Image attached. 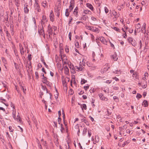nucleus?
Wrapping results in <instances>:
<instances>
[{
  "mask_svg": "<svg viewBox=\"0 0 149 149\" xmlns=\"http://www.w3.org/2000/svg\"><path fill=\"white\" fill-rule=\"evenodd\" d=\"M9 129L10 132H13V131L14 130L13 129L12 130V127L11 126H10L9 127Z\"/></svg>",
  "mask_w": 149,
  "mask_h": 149,
  "instance_id": "obj_57",
  "label": "nucleus"
},
{
  "mask_svg": "<svg viewBox=\"0 0 149 149\" xmlns=\"http://www.w3.org/2000/svg\"><path fill=\"white\" fill-rule=\"evenodd\" d=\"M142 97V95L139 93H137L136 96V97L138 98V99L139 98H141Z\"/></svg>",
  "mask_w": 149,
  "mask_h": 149,
  "instance_id": "obj_44",
  "label": "nucleus"
},
{
  "mask_svg": "<svg viewBox=\"0 0 149 149\" xmlns=\"http://www.w3.org/2000/svg\"><path fill=\"white\" fill-rule=\"evenodd\" d=\"M45 84L49 87L51 88L52 85V84L49 81H47V82H46Z\"/></svg>",
  "mask_w": 149,
  "mask_h": 149,
  "instance_id": "obj_30",
  "label": "nucleus"
},
{
  "mask_svg": "<svg viewBox=\"0 0 149 149\" xmlns=\"http://www.w3.org/2000/svg\"><path fill=\"white\" fill-rule=\"evenodd\" d=\"M87 131V128L86 127L84 128L83 131V135L85 136L86 135Z\"/></svg>",
  "mask_w": 149,
  "mask_h": 149,
  "instance_id": "obj_18",
  "label": "nucleus"
},
{
  "mask_svg": "<svg viewBox=\"0 0 149 149\" xmlns=\"http://www.w3.org/2000/svg\"><path fill=\"white\" fill-rule=\"evenodd\" d=\"M53 29L52 27L50 26V24H49L48 26V28L47 30V32L48 34H47V36L48 35V38L51 39L52 37L51 36L52 35L53 33Z\"/></svg>",
  "mask_w": 149,
  "mask_h": 149,
  "instance_id": "obj_1",
  "label": "nucleus"
},
{
  "mask_svg": "<svg viewBox=\"0 0 149 149\" xmlns=\"http://www.w3.org/2000/svg\"><path fill=\"white\" fill-rule=\"evenodd\" d=\"M91 135V133L89 130H88V135L89 137H90Z\"/></svg>",
  "mask_w": 149,
  "mask_h": 149,
  "instance_id": "obj_59",
  "label": "nucleus"
},
{
  "mask_svg": "<svg viewBox=\"0 0 149 149\" xmlns=\"http://www.w3.org/2000/svg\"><path fill=\"white\" fill-rule=\"evenodd\" d=\"M75 45L76 47L77 48H78L79 47V43L78 42L76 41L75 42Z\"/></svg>",
  "mask_w": 149,
  "mask_h": 149,
  "instance_id": "obj_43",
  "label": "nucleus"
},
{
  "mask_svg": "<svg viewBox=\"0 0 149 149\" xmlns=\"http://www.w3.org/2000/svg\"><path fill=\"white\" fill-rule=\"evenodd\" d=\"M64 128L63 127V125L62 124H61V131L62 133H63L64 132Z\"/></svg>",
  "mask_w": 149,
  "mask_h": 149,
  "instance_id": "obj_38",
  "label": "nucleus"
},
{
  "mask_svg": "<svg viewBox=\"0 0 149 149\" xmlns=\"http://www.w3.org/2000/svg\"><path fill=\"white\" fill-rule=\"evenodd\" d=\"M6 36L8 37H10V34L8 33V31H6Z\"/></svg>",
  "mask_w": 149,
  "mask_h": 149,
  "instance_id": "obj_51",
  "label": "nucleus"
},
{
  "mask_svg": "<svg viewBox=\"0 0 149 149\" xmlns=\"http://www.w3.org/2000/svg\"><path fill=\"white\" fill-rule=\"evenodd\" d=\"M31 54H30L28 55V60L29 61H31Z\"/></svg>",
  "mask_w": 149,
  "mask_h": 149,
  "instance_id": "obj_53",
  "label": "nucleus"
},
{
  "mask_svg": "<svg viewBox=\"0 0 149 149\" xmlns=\"http://www.w3.org/2000/svg\"><path fill=\"white\" fill-rule=\"evenodd\" d=\"M85 117L83 118H82L81 119V120L82 122H84L86 125L87 126H89V123L88 120H86L85 119Z\"/></svg>",
  "mask_w": 149,
  "mask_h": 149,
  "instance_id": "obj_11",
  "label": "nucleus"
},
{
  "mask_svg": "<svg viewBox=\"0 0 149 149\" xmlns=\"http://www.w3.org/2000/svg\"><path fill=\"white\" fill-rule=\"evenodd\" d=\"M112 79H114L116 81H119V79L116 77H113Z\"/></svg>",
  "mask_w": 149,
  "mask_h": 149,
  "instance_id": "obj_58",
  "label": "nucleus"
},
{
  "mask_svg": "<svg viewBox=\"0 0 149 149\" xmlns=\"http://www.w3.org/2000/svg\"><path fill=\"white\" fill-rule=\"evenodd\" d=\"M42 144L45 147L46 149H49L46 141H43Z\"/></svg>",
  "mask_w": 149,
  "mask_h": 149,
  "instance_id": "obj_24",
  "label": "nucleus"
},
{
  "mask_svg": "<svg viewBox=\"0 0 149 149\" xmlns=\"http://www.w3.org/2000/svg\"><path fill=\"white\" fill-rule=\"evenodd\" d=\"M21 88L23 90V91L24 93H26V89L23 86H21Z\"/></svg>",
  "mask_w": 149,
  "mask_h": 149,
  "instance_id": "obj_46",
  "label": "nucleus"
},
{
  "mask_svg": "<svg viewBox=\"0 0 149 149\" xmlns=\"http://www.w3.org/2000/svg\"><path fill=\"white\" fill-rule=\"evenodd\" d=\"M91 39H92V40L93 41H94L95 38H94V36L92 34H91Z\"/></svg>",
  "mask_w": 149,
  "mask_h": 149,
  "instance_id": "obj_60",
  "label": "nucleus"
},
{
  "mask_svg": "<svg viewBox=\"0 0 149 149\" xmlns=\"http://www.w3.org/2000/svg\"><path fill=\"white\" fill-rule=\"evenodd\" d=\"M113 99L114 100H115V101L116 102H118L119 101V99L118 98L117 96H113Z\"/></svg>",
  "mask_w": 149,
  "mask_h": 149,
  "instance_id": "obj_31",
  "label": "nucleus"
},
{
  "mask_svg": "<svg viewBox=\"0 0 149 149\" xmlns=\"http://www.w3.org/2000/svg\"><path fill=\"white\" fill-rule=\"evenodd\" d=\"M16 1L15 2V4L17 7H18L19 6V3L18 1Z\"/></svg>",
  "mask_w": 149,
  "mask_h": 149,
  "instance_id": "obj_56",
  "label": "nucleus"
},
{
  "mask_svg": "<svg viewBox=\"0 0 149 149\" xmlns=\"http://www.w3.org/2000/svg\"><path fill=\"white\" fill-rule=\"evenodd\" d=\"M74 1H71L70 5L69 6L70 11H69L70 12L72 10L74 6Z\"/></svg>",
  "mask_w": 149,
  "mask_h": 149,
  "instance_id": "obj_4",
  "label": "nucleus"
},
{
  "mask_svg": "<svg viewBox=\"0 0 149 149\" xmlns=\"http://www.w3.org/2000/svg\"><path fill=\"white\" fill-rule=\"evenodd\" d=\"M19 49L20 50V53L22 55H23L24 54V52H26V50H24V49L22 46L21 44L19 43Z\"/></svg>",
  "mask_w": 149,
  "mask_h": 149,
  "instance_id": "obj_5",
  "label": "nucleus"
},
{
  "mask_svg": "<svg viewBox=\"0 0 149 149\" xmlns=\"http://www.w3.org/2000/svg\"><path fill=\"white\" fill-rule=\"evenodd\" d=\"M79 67H78L76 66L75 67V69H76V70L77 71H81L83 70L84 67L81 65H79Z\"/></svg>",
  "mask_w": 149,
  "mask_h": 149,
  "instance_id": "obj_8",
  "label": "nucleus"
},
{
  "mask_svg": "<svg viewBox=\"0 0 149 149\" xmlns=\"http://www.w3.org/2000/svg\"><path fill=\"white\" fill-rule=\"evenodd\" d=\"M32 120L35 124L36 127H37L38 124L36 119L34 117H33L32 118Z\"/></svg>",
  "mask_w": 149,
  "mask_h": 149,
  "instance_id": "obj_15",
  "label": "nucleus"
},
{
  "mask_svg": "<svg viewBox=\"0 0 149 149\" xmlns=\"http://www.w3.org/2000/svg\"><path fill=\"white\" fill-rule=\"evenodd\" d=\"M10 105L11 107H12L13 109H15V105L12 102H10Z\"/></svg>",
  "mask_w": 149,
  "mask_h": 149,
  "instance_id": "obj_55",
  "label": "nucleus"
},
{
  "mask_svg": "<svg viewBox=\"0 0 149 149\" xmlns=\"http://www.w3.org/2000/svg\"><path fill=\"white\" fill-rule=\"evenodd\" d=\"M98 39L100 40L102 43L107 45V41L105 39L104 37H100L99 38H98Z\"/></svg>",
  "mask_w": 149,
  "mask_h": 149,
  "instance_id": "obj_6",
  "label": "nucleus"
},
{
  "mask_svg": "<svg viewBox=\"0 0 149 149\" xmlns=\"http://www.w3.org/2000/svg\"><path fill=\"white\" fill-rule=\"evenodd\" d=\"M62 83L63 86H64L65 87L67 86V84H66V81L64 80H62Z\"/></svg>",
  "mask_w": 149,
  "mask_h": 149,
  "instance_id": "obj_45",
  "label": "nucleus"
},
{
  "mask_svg": "<svg viewBox=\"0 0 149 149\" xmlns=\"http://www.w3.org/2000/svg\"><path fill=\"white\" fill-rule=\"evenodd\" d=\"M61 9V8L60 6H56L55 9V12L56 14V16L58 17H59V16Z\"/></svg>",
  "mask_w": 149,
  "mask_h": 149,
  "instance_id": "obj_2",
  "label": "nucleus"
},
{
  "mask_svg": "<svg viewBox=\"0 0 149 149\" xmlns=\"http://www.w3.org/2000/svg\"><path fill=\"white\" fill-rule=\"evenodd\" d=\"M89 85H87V86H84V88L85 90L86 91L89 88Z\"/></svg>",
  "mask_w": 149,
  "mask_h": 149,
  "instance_id": "obj_50",
  "label": "nucleus"
},
{
  "mask_svg": "<svg viewBox=\"0 0 149 149\" xmlns=\"http://www.w3.org/2000/svg\"><path fill=\"white\" fill-rule=\"evenodd\" d=\"M134 40L131 37H128L127 38V40L128 41V42H131V43Z\"/></svg>",
  "mask_w": 149,
  "mask_h": 149,
  "instance_id": "obj_29",
  "label": "nucleus"
},
{
  "mask_svg": "<svg viewBox=\"0 0 149 149\" xmlns=\"http://www.w3.org/2000/svg\"><path fill=\"white\" fill-rule=\"evenodd\" d=\"M93 31L95 32H98V29L97 28H94L93 29V30L92 31Z\"/></svg>",
  "mask_w": 149,
  "mask_h": 149,
  "instance_id": "obj_54",
  "label": "nucleus"
},
{
  "mask_svg": "<svg viewBox=\"0 0 149 149\" xmlns=\"http://www.w3.org/2000/svg\"><path fill=\"white\" fill-rule=\"evenodd\" d=\"M109 43L110 44L111 46V47H113V48H115L114 45L110 41H109Z\"/></svg>",
  "mask_w": 149,
  "mask_h": 149,
  "instance_id": "obj_62",
  "label": "nucleus"
},
{
  "mask_svg": "<svg viewBox=\"0 0 149 149\" xmlns=\"http://www.w3.org/2000/svg\"><path fill=\"white\" fill-rule=\"evenodd\" d=\"M86 18L87 17H82L79 19L81 20H86Z\"/></svg>",
  "mask_w": 149,
  "mask_h": 149,
  "instance_id": "obj_49",
  "label": "nucleus"
},
{
  "mask_svg": "<svg viewBox=\"0 0 149 149\" xmlns=\"http://www.w3.org/2000/svg\"><path fill=\"white\" fill-rule=\"evenodd\" d=\"M87 6L91 10H93V8L92 5L90 3H87Z\"/></svg>",
  "mask_w": 149,
  "mask_h": 149,
  "instance_id": "obj_16",
  "label": "nucleus"
},
{
  "mask_svg": "<svg viewBox=\"0 0 149 149\" xmlns=\"http://www.w3.org/2000/svg\"><path fill=\"white\" fill-rule=\"evenodd\" d=\"M111 58L115 61H117L118 59V57L116 53H114L113 54Z\"/></svg>",
  "mask_w": 149,
  "mask_h": 149,
  "instance_id": "obj_12",
  "label": "nucleus"
},
{
  "mask_svg": "<svg viewBox=\"0 0 149 149\" xmlns=\"http://www.w3.org/2000/svg\"><path fill=\"white\" fill-rule=\"evenodd\" d=\"M91 13V12L89 10H86L84 11V13L85 14H90Z\"/></svg>",
  "mask_w": 149,
  "mask_h": 149,
  "instance_id": "obj_23",
  "label": "nucleus"
},
{
  "mask_svg": "<svg viewBox=\"0 0 149 149\" xmlns=\"http://www.w3.org/2000/svg\"><path fill=\"white\" fill-rule=\"evenodd\" d=\"M104 10L105 13L107 14L109 12V10L106 7H104Z\"/></svg>",
  "mask_w": 149,
  "mask_h": 149,
  "instance_id": "obj_48",
  "label": "nucleus"
},
{
  "mask_svg": "<svg viewBox=\"0 0 149 149\" xmlns=\"http://www.w3.org/2000/svg\"><path fill=\"white\" fill-rule=\"evenodd\" d=\"M141 27V26L140 25V24L139 23H138V24L136 25V28L137 29H139Z\"/></svg>",
  "mask_w": 149,
  "mask_h": 149,
  "instance_id": "obj_47",
  "label": "nucleus"
},
{
  "mask_svg": "<svg viewBox=\"0 0 149 149\" xmlns=\"http://www.w3.org/2000/svg\"><path fill=\"white\" fill-rule=\"evenodd\" d=\"M42 79H43L42 82L44 84H45L46 82L48 81L47 80V78L46 77L44 78H43Z\"/></svg>",
  "mask_w": 149,
  "mask_h": 149,
  "instance_id": "obj_32",
  "label": "nucleus"
},
{
  "mask_svg": "<svg viewBox=\"0 0 149 149\" xmlns=\"http://www.w3.org/2000/svg\"><path fill=\"white\" fill-rule=\"evenodd\" d=\"M112 13L113 15L115 16L114 17L115 18V19H116V16L117 15L116 12L115 10H113L112 11Z\"/></svg>",
  "mask_w": 149,
  "mask_h": 149,
  "instance_id": "obj_35",
  "label": "nucleus"
},
{
  "mask_svg": "<svg viewBox=\"0 0 149 149\" xmlns=\"http://www.w3.org/2000/svg\"><path fill=\"white\" fill-rule=\"evenodd\" d=\"M112 28L113 29H114V30L117 31H118V32H120V29L118 28H117L116 27L113 26Z\"/></svg>",
  "mask_w": 149,
  "mask_h": 149,
  "instance_id": "obj_40",
  "label": "nucleus"
},
{
  "mask_svg": "<svg viewBox=\"0 0 149 149\" xmlns=\"http://www.w3.org/2000/svg\"><path fill=\"white\" fill-rule=\"evenodd\" d=\"M143 103V105H144L145 107H147L148 106V101L147 100H144Z\"/></svg>",
  "mask_w": 149,
  "mask_h": 149,
  "instance_id": "obj_22",
  "label": "nucleus"
},
{
  "mask_svg": "<svg viewBox=\"0 0 149 149\" xmlns=\"http://www.w3.org/2000/svg\"><path fill=\"white\" fill-rule=\"evenodd\" d=\"M28 6L27 5H24V12L26 13H28L29 12V9L27 8V6Z\"/></svg>",
  "mask_w": 149,
  "mask_h": 149,
  "instance_id": "obj_14",
  "label": "nucleus"
},
{
  "mask_svg": "<svg viewBox=\"0 0 149 149\" xmlns=\"http://www.w3.org/2000/svg\"><path fill=\"white\" fill-rule=\"evenodd\" d=\"M41 24L42 27L40 28L44 29V27L45 26V22L44 21H43L42 20H41Z\"/></svg>",
  "mask_w": 149,
  "mask_h": 149,
  "instance_id": "obj_19",
  "label": "nucleus"
},
{
  "mask_svg": "<svg viewBox=\"0 0 149 149\" xmlns=\"http://www.w3.org/2000/svg\"><path fill=\"white\" fill-rule=\"evenodd\" d=\"M145 29H146V24H145L144 26H143V27L141 28V31L142 32L145 33H146V31L145 30Z\"/></svg>",
  "mask_w": 149,
  "mask_h": 149,
  "instance_id": "obj_25",
  "label": "nucleus"
},
{
  "mask_svg": "<svg viewBox=\"0 0 149 149\" xmlns=\"http://www.w3.org/2000/svg\"><path fill=\"white\" fill-rule=\"evenodd\" d=\"M64 69L65 70V71L67 72V73L69 72V69L67 66H65L64 67Z\"/></svg>",
  "mask_w": 149,
  "mask_h": 149,
  "instance_id": "obj_34",
  "label": "nucleus"
},
{
  "mask_svg": "<svg viewBox=\"0 0 149 149\" xmlns=\"http://www.w3.org/2000/svg\"><path fill=\"white\" fill-rule=\"evenodd\" d=\"M35 75H36V78L38 79L39 78V75H38V73L37 72H35Z\"/></svg>",
  "mask_w": 149,
  "mask_h": 149,
  "instance_id": "obj_41",
  "label": "nucleus"
},
{
  "mask_svg": "<svg viewBox=\"0 0 149 149\" xmlns=\"http://www.w3.org/2000/svg\"><path fill=\"white\" fill-rule=\"evenodd\" d=\"M42 5L45 8L46 7H47V2L46 1H43L41 3Z\"/></svg>",
  "mask_w": 149,
  "mask_h": 149,
  "instance_id": "obj_21",
  "label": "nucleus"
},
{
  "mask_svg": "<svg viewBox=\"0 0 149 149\" xmlns=\"http://www.w3.org/2000/svg\"><path fill=\"white\" fill-rule=\"evenodd\" d=\"M65 49L66 52L68 53L69 52V48L68 46H66Z\"/></svg>",
  "mask_w": 149,
  "mask_h": 149,
  "instance_id": "obj_42",
  "label": "nucleus"
},
{
  "mask_svg": "<svg viewBox=\"0 0 149 149\" xmlns=\"http://www.w3.org/2000/svg\"><path fill=\"white\" fill-rule=\"evenodd\" d=\"M111 82V80H107L105 82L107 84H110Z\"/></svg>",
  "mask_w": 149,
  "mask_h": 149,
  "instance_id": "obj_63",
  "label": "nucleus"
},
{
  "mask_svg": "<svg viewBox=\"0 0 149 149\" xmlns=\"http://www.w3.org/2000/svg\"><path fill=\"white\" fill-rule=\"evenodd\" d=\"M38 32L40 35H42L44 38H45V34L44 29L42 28H38Z\"/></svg>",
  "mask_w": 149,
  "mask_h": 149,
  "instance_id": "obj_3",
  "label": "nucleus"
},
{
  "mask_svg": "<svg viewBox=\"0 0 149 149\" xmlns=\"http://www.w3.org/2000/svg\"><path fill=\"white\" fill-rule=\"evenodd\" d=\"M41 86H42V88L43 90L46 91L47 93H49V94L50 95V98H51V96H52V95L51 93H49V92H48V91H47V88H46V87L45 86H43L42 85H41Z\"/></svg>",
  "mask_w": 149,
  "mask_h": 149,
  "instance_id": "obj_13",
  "label": "nucleus"
},
{
  "mask_svg": "<svg viewBox=\"0 0 149 149\" xmlns=\"http://www.w3.org/2000/svg\"><path fill=\"white\" fill-rule=\"evenodd\" d=\"M82 105L83 107H82V110H83V109H84L85 110L86 109L87 107L86 105L85 104H83Z\"/></svg>",
  "mask_w": 149,
  "mask_h": 149,
  "instance_id": "obj_37",
  "label": "nucleus"
},
{
  "mask_svg": "<svg viewBox=\"0 0 149 149\" xmlns=\"http://www.w3.org/2000/svg\"><path fill=\"white\" fill-rule=\"evenodd\" d=\"M69 9H67L65 11V15L66 16L68 17L69 16V15L70 14L69 13Z\"/></svg>",
  "mask_w": 149,
  "mask_h": 149,
  "instance_id": "obj_26",
  "label": "nucleus"
},
{
  "mask_svg": "<svg viewBox=\"0 0 149 149\" xmlns=\"http://www.w3.org/2000/svg\"><path fill=\"white\" fill-rule=\"evenodd\" d=\"M38 147L40 149H43L41 145L39 143H38Z\"/></svg>",
  "mask_w": 149,
  "mask_h": 149,
  "instance_id": "obj_52",
  "label": "nucleus"
},
{
  "mask_svg": "<svg viewBox=\"0 0 149 149\" xmlns=\"http://www.w3.org/2000/svg\"><path fill=\"white\" fill-rule=\"evenodd\" d=\"M113 89L114 90H118L119 89V87L117 86H114L113 87Z\"/></svg>",
  "mask_w": 149,
  "mask_h": 149,
  "instance_id": "obj_61",
  "label": "nucleus"
},
{
  "mask_svg": "<svg viewBox=\"0 0 149 149\" xmlns=\"http://www.w3.org/2000/svg\"><path fill=\"white\" fill-rule=\"evenodd\" d=\"M120 70H115L114 71H113V73L116 74H119L120 72Z\"/></svg>",
  "mask_w": 149,
  "mask_h": 149,
  "instance_id": "obj_39",
  "label": "nucleus"
},
{
  "mask_svg": "<svg viewBox=\"0 0 149 149\" xmlns=\"http://www.w3.org/2000/svg\"><path fill=\"white\" fill-rule=\"evenodd\" d=\"M24 26L26 28L28 26V20L26 19V17L24 18Z\"/></svg>",
  "mask_w": 149,
  "mask_h": 149,
  "instance_id": "obj_17",
  "label": "nucleus"
},
{
  "mask_svg": "<svg viewBox=\"0 0 149 149\" xmlns=\"http://www.w3.org/2000/svg\"><path fill=\"white\" fill-rule=\"evenodd\" d=\"M13 113H12L13 116L14 118H15L16 117V116H15L16 111H15V109H13Z\"/></svg>",
  "mask_w": 149,
  "mask_h": 149,
  "instance_id": "obj_27",
  "label": "nucleus"
},
{
  "mask_svg": "<svg viewBox=\"0 0 149 149\" xmlns=\"http://www.w3.org/2000/svg\"><path fill=\"white\" fill-rule=\"evenodd\" d=\"M98 95L101 100H105L106 101L107 100V98H105L102 93L99 94Z\"/></svg>",
  "mask_w": 149,
  "mask_h": 149,
  "instance_id": "obj_9",
  "label": "nucleus"
},
{
  "mask_svg": "<svg viewBox=\"0 0 149 149\" xmlns=\"http://www.w3.org/2000/svg\"><path fill=\"white\" fill-rule=\"evenodd\" d=\"M78 7H76L73 11V14L76 17H77L78 15Z\"/></svg>",
  "mask_w": 149,
  "mask_h": 149,
  "instance_id": "obj_7",
  "label": "nucleus"
},
{
  "mask_svg": "<svg viewBox=\"0 0 149 149\" xmlns=\"http://www.w3.org/2000/svg\"><path fill=\"white\" fill-rule=\"evenodd\" d=\"M132 45L134 46H135L136 45V42L134 40L132 42H131Z\"/></svg>",
  "mask_w": 149,
  "mask_h": 149,
  "instance_id": "obj_36",
  "label": "nucleus"
},
{
  "mask_svg": "<svg viewBox=\"0 0 149 149\" xmlns=\"http://www.w3.org/2000/svg\"><path fill=\"white\" fill-rule=\"evenodd\" d=\"M87 80H85V79H81V84H85V83L87 82Z\"/></svg>",
  "mask_w": 149,
  "mask_h": 149,
  "instance_id": "obj_33",
  "label": "nucleus"
},
{
  "mask_svg": "<svg viewBox=\"0 0 149 149\" xmlns=\"http://www.w3.org/2000/svg\"><path fill=\"white\" fill-rule=\"evenodd\" d=\"M50 20L52 22H53L54 21V14L53 13V11L52 10L51 11L50 14Z\"/></svg>",
  "mask_w": 149,
  "mask_h": 149,
  "instance_id": "obj_10",
  "label": "nucleus"
},
{
  "mask_svg": "<svg viewBox=\"0 0 149 149\" xmlns=\"http://www.w3.org/2000/svg\"><path fill=\"white\" fill-rule=\"evenodd\" d=\"M79 116H80L82 118H83L84 117L85 118V117L83 115L81 114V113H79Z\"/></svg>",
  "mask_w": 149,
  "mask_h": 149,
  "instance_id": "obj_64",
  "label": "nucleus"
},
{
  "mask_svg": "<svg viewBox=\"0 0 149 149\" xmlns=\"http://www.w3.org/2000/svg\"><path fill=\"white\" fill-rule=\"evenodd\" d=\"M86 28L92 31L93 30L94 27L93 26H87L86 27Z\"/></svg>",
  "mask_w": 149,
  "mask_h": 149,
  "instance_id": "obj_28",
  "label": "nucleus"
},
{
  "mask_svg": "<svg viewBox=\"0 0 149 149\" xmlns=\"http://www.w3.org/2000/svg\"><path fill=\"white\" fill-rule=\"evenodd\" d=\"M110 67L108 66V68H104L103 70H102L101 72L102 73H104L105 72H106L108 70V69H109Z\"/></svg>",
  "mask_w": 149,
  "mask_h": 149,
  "instance_id": "obj_20",
  "label": "nucleus"
}]
</instances>
